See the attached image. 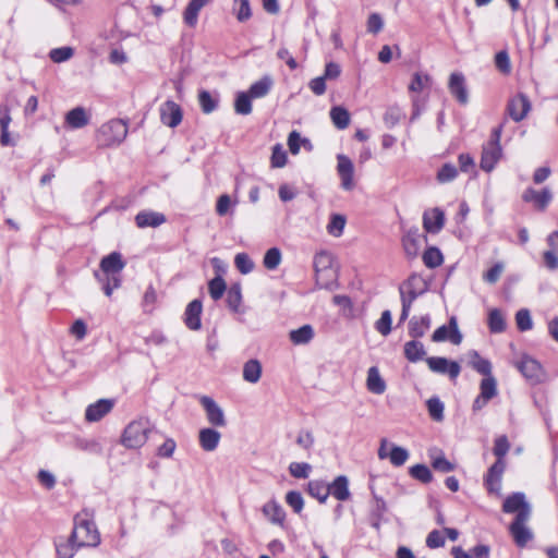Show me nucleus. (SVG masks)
Masks as SVG:
<instances>
[{
  "instance_id": "obj_1",
  "label": "nucleus",
  "mask_w": 558,
  "mask_h": 558,
  "mask_svg": "<svg viewBox=\"0 0 558 558\" xmlns=\"http://www.w3.org/2000/svg\"><path fill=\"white\" fill-rule=\"evenodd\" d=\"M125 267V260L120 252L113 251L101 257L99 269L94 271L96 280L107 296L121 286V271Z\"/></svg>"
},
{
  "instance_id": "obj_2",
  "label": "nucleus",
  "mask_w": 558,
  "mask_h": 558,
  "mask_svg": "<svg viewBox=\"0 0 558 558\" xmlns=\"http://www.w3.org/2000/svg\"><path fill=\"white\" fill-rule=\"evenodd\" d=\"M69 542L81 547H95L100 543V535L93 520L83 519L76 515L74 518V527Z\"/></svg>"
},
{
  "instance_id": "obj_3",
  "label": "nucleus",
  "mask_w": 558,
  "mask_h": 558,
  "mask_svg": "<svg viewBox=\"0 0 558 558\" xmlns=\"http://www.w3.org/2000/svg\"><path fill=\"white\" fill-rule=\"evenodd\" d=\"M504 124L493 129L490 140L483 146L481 157V169L490 172L502 157V147L500 145Z\"/></svg>"
},
{
  "instance_id": "obj_4",
  "label": "nucleus",
  "mask_w": 558,
  "mask_h": 558,
  "mask_svg": "<svg viewBox=\"0 0 558 558\" xmlns=\"http://www.w3.org/2000/svg\"><path fill=\"white\" fill-rule=\"evenodd\" d=\"M128 126L123 120L113 119L102 124L97 132V142L100 146L120 144L128 134Z\"/></svg>"
},
{
  "instance_id": "obj_5",
  "label": "nucleus",
  "mask_w": 558,
  "mask_h": 558,
  "mask_svg": "<svg viewBox=\"0 0 558 558\" xmlns=\"http://www.w3.org/2000/svg\"><path fill=\"white\" fill-rule=\"evenodd\" d=\"M199 403L203 407L207 422L215 427H225L227 425V418L222 408L208 396H202Z\"/></svg>"
},
{
  "instance_id": "obj_6",
  "label": "nucleus",
  "mask_w": 558,
  "mask_h": 558,
  "mask_svg": "<svg viewBox=\"0 0 558 558\" xmlns=\"http://www.w3.org/2000/svg\"><path fill=\"white\" fill-rule=\"evenodd\" d=\"M531 517H526V512L519 518H514L509 526L511 536L519 547H525L526 544L533 538V532L526 525Z\"/></svg>"
},
{
  "instance_id": "obj_7",
  "label": "nucleus",
  "mask_w": 558,
  "mask_h": 558,
  "mask_svg": "<svg viewBox=\"0 0 558 558\" xmlns=\"http://www.w3.org/2000/svg\"><path fill=\"white\" fill-rule=\"evenodd\" d=\"M116 399L113 398L98 399L96 402L88 404L85 409V421L88 423L99 422L112 411Z\"/></svg>"
},
{
  "instance_id": "obj_8",
  "label": "nucleus",
  "mask_w": 558,
  "mask_h": 558,
  "mask_svg": "<svg viewBox=\"0 0 558 558\" xmlns=\"http://www.w3.org/2000/svg\"><path fill=\"white\" fill-rule=\"evenodd\" d=\"M337 173L340 178V185L345 191H352L355 186L354 182V165L345 155L337 156Z\"/></svg>"
},
{
  "instance_id": "obj_9",
  "label": "nucleus",
  "mask_w": 558,
  "mask_h": 558,
  "mask_svg": "<svg viewBox=\"0 0 558 558\" xmlns=\"http://www.w3.org/2000/svg\"><path fill=\"white\" fill-rule=\"evenodd\" d=\"M426 363L432 372L438 374H448L451 379H456L461 372V367L457 362L449 361L446 357H427Z\"/></svg>"
},
{
  "instance_id": "obj_10",
  "label": "nucleus",
  "mask_w": 558,
  "mask_h": 558,
  "mask_svg": "<svg viewBox=\"0 0 558 558\" xmlns=\"http://www.w3.org/2000/svg\"><path fill=\"white\" fill-rule=\"evenodd\" d=\"M502 511L506 513H515V518L526 512L531 517V506L526 501L523 493H513L508 496L502 505Z\"/></svg>"
},
{
  "instance_id": "obj_11",
  "label": "nucleus",
  "mask_w": 558,
  "mask_h": 558,
  "mask_svg": "<svg viewBox=\"0 0 558 558\" xmlns=\"http://www.w3.org/2000/svg\"><path fill=\"white\" fill-rule=\"evenodd\" d=\"M531 110V102L524 94H518L512 97L507 106V112L515 121H522Z\"/></svg>"
},
{
  "instance_id": "obj_12",
  "label": "nucleus",
  "mask_w": 558,
  "mask_h": 558,
  "mask_svg": "<svg viewBox=\"0 0 558 558\" xmlns=\"http://www.w3.org/2000/svg\"><path fill=\"white\" fill-rule=\"evenodd\" d=\"M432 340L434 342L449 340L453 344H460L462 341V335L459 331L456 317L450 318L448 326L444 325L437 328L432 336Z\"/></svg>"
},
{
  "instance_id": "obj_13",
  "label": "nucleus",
  "mask_w": 558,
  "mask_h": 558,
  "mask_svg": "<svg viewBox=\"0 0 558 558\" xmlns=\"http://www.w3.org/2000/svg\"><path fill=\"white\" fill-rule=\"evenodd\" d=\"M506 469L504 460L497 459V461L489 468L485 477V485L490 494L500 493L501 477Z\"/></svg>"
},
{
  "instance_id": "obj_14",
  "label": "nucleus",
  "mask_w": 558,
  "mask_h": 558,
  "mask_svg": "<svg viewBox=\"0 0 558 558\" xmlns=\"http://www.w3.org/2000/svg\"><path fill=\"white\" fill-rule=\"evenodd\" d=\"M182 110L174 101L168 100L160 108L161 121L167 126H178L182 121Z\"/></svg>"
},
{
  "instance_id": "obj_15",
  "label": "nucleus",
  "mask_w": 558,
  "mask_h": 558,
  "mask_svg": "<svg viewBox=\"0 0 558 558\" xmlns=\"http://www.w3.org/2000/svg\"><path fill=\"white\" fill-rule=\"evenodd\" d=\"M448 88L451 95L454 96L460 104L465 105L468 102L469 96L465 86V78L462 73L454 72L450 75Z\"/></svg>"
},
{
  "instance_id": "obj_16",
  "label": "nucleus",
  "mask_w": 558,
  "mask_h": 558,
  "mask_svg": "<svg viewBox=\"0 0 558 558\" xmlns=\"http://www.w3.org/2000/svg\"><path fill=\"white\" fill-rule=\"evenodd\" d=\"M203 305L199 300L190 302L184 312V323L191 330H199L202 327L201 315Z\"/></svg>"
},
{
  "instance_id": "obj_17",
  "label": "nucleus",
  "mask_w": 558,
  "mask_h": 558,
  "mask_svg": "<svg viewBox=\"0 0 558 558\" xmlns=\"http://www.w3.org/2000/svg\"><path fill=\"white\" fill-rule=\"evenodd\" d=\"M445 223V214L439 208L426 210L423 215V227L429 233H438Z\"/></svg>"
},
{
  "instance_id": "obj_18",
  "label": "nucleus",
  "mask_w": 558,
  "mask_h": 558,
  "mask_svg": "<svg viewBox=\"0 0 558 558\" xmlns=\"http://www.w3.org/2000/svg\"><path fill=\"white\" fill-rule=\"evenodd\" d=\"M221 434L213 427H205L198 432V442L204 451H215L220 442Z\"/></svg>"
},
{
  "instance_id": "obj_19",
  "label": "nucleus",
  "mask_w": 558,
  "mask_h": 558,
  "mask_svg": "<svg viewBox=\"0 0 558 558\" xmlns=\"http://www.w3.org/2000/svg\"><path fill=\"white\" fill-rule=\"evenodd\" d=\"M262 512L264 517L267 518L272 524L283 526L286 520V512L281 505L276 500L267 501L263 506Z\"/></svg>"
},
{
  "instance_id": "obj_20",
  "label": "nucleus",
  "mask_w": 558,
  "mask_h": 558,
  "mask_svg": "<svg viewBox=\"0 0 558 558\" xmlns=\"http://www.w3.org/2000/svg\"><path fill=\"white\" fill-rule=\"evenodd\" d=\"M430 328L429 315L413 316L408 326L409 336L413 339L422 338Z\"/></svg>"
},
{
  "instance_id": "obj_21",
  "label": "nucleus",
  "mask_w": 558,
  "mask_h": 558,
  "mask_svg": "<svg viewBox=\"0 0 558 558\" xmlns=\"http://www.w3.org/2000/svg\"><path fill=\"white\" fill-rule=\"evenodd\" d=\"M121 444L129 449L140 448V423L136 421L131 422L123 430L121 436Z\"/></svg>"
},
{
  "instance_id": "obj_22",
  "label": "nucleus",
  "mask_w": 558,
  "mask_h": 558,
  "mask_svg": "<svg viewBox=\"0 0 558 558\" xmlns=\"http://www.w3.org/2000/svg\"><path fill=\"white\" fill-rule=\"evenodd\" d=\"M10 108L7 105L0 106V144L1 146H14L9 133L11 122Z\"/></svg>"
},
{
  "instance_id": "obj_23",
  "label": "nucleus",
  "mask_w": 558,
  "mask_h": 558,
  "mask_svg": "<svg viewBox=\"0 0 558 558\" xmlns=\"http://www.w3.org/2000/svg\"><path fill=\"white\" fill-rule=\"evenodd\" d=\"M329 495H332L336 499L340 501H345L350 498L351 494L349 490V481L347 476L339 475L333 482L328 485Z\"/></svg>"
},
{
  "instance_id": "obj_24",
  "label": "nucleus",
  "mask_w": 558,
  "mask_h": 558,
  "mask_svg": "<svg viewBox=\"0 0 558 558\" xmlns=\"http://www.w3.org/2000/svg\"><path fill=\"white\" fill-rule=\"evenodd\" d=\"M522 198L525 202H533L539 209H544L551 201L553 195L548 189H544L541 192L527 189L524 191Z\"/></svg>"
},
{
  "instance_id": "obj_25",
  "label": "nucleus",
  "mask_w": 558,
  "mask_h": 558,
  "mask_svg": "<svg viewBox=\"0 0 558 558\" xmlns=\"http://www.w3.org/2000/svg\"><path fill=\"white\" fill-rule=\"evenodd\" d=\"M428 289V284L425 279L417 275L412 274L399 287V292L412 291V293L424 294Z\"/></svg>"
},
{
  "instance_id": "obj_26",
  "label": "nucleus",
  "mask_w": 558,
  "mask_h": 558,
  "mask_svg": "<svg viewBox=\"0 0 558 558\" xmlns=\"http://www.w3.org/2000/svg\"><path fill=\"white\" fill-rule=\"evenodd\" d=\"M366 387L368 391L375 395H383L386 391V383L376 366H372L367 371Z\"/></svg>"
},
{
  "instance_id": "obj_27",
  "label": "nucleus",
  "mask_w": 558,
  "mask_h": 558,
  "mask_svg": "<svg viewBox=\"0 0 558 558\" xmlns=\"http://www.w3.org/2000/svg\"><path fill=\"white\" fill-rule=\"evenodd\" d=\"M518 367L527 379L536 381L539 380L542 375V367L536 360L529 356H524L520 361Z\"/></svg>"
},
{
  "instance_id": "obj_28",
  "label": "nucleus",
  "mask_w": 558,
  "mask_h": 558,
  "mask_svg": "<svg viewBox=\"0 0 558 558\" xmlns=\"http://www.w3.org/2000/svg\"><path fill=\"white\" fill-rule=\"evenodd\" d=\"M211 0H191L184 10L183 20L190 27H194L198 21L199 11Z\"/></svg>"
},
{
  "instance_id": "obj_29",
  "label": "nucleus",
  "mask_w": 558,
  "mask_h": 558,
  "mask_svg": "<svg viewBox=\"0 0 558 558\" xmlns=\"http://www.w3.org/2000/svg\"><path fill=\"white\" fill-rule=\"evenodd\" d=\"M429 458L432 460V466L439 472L448 473L454 470V464L448 461L444 452L438 448L429 450Z\"/></svg>"
},
{
  "instance_id": "obj_30",
  "label": "nucleus",
  "mask_w": 558,
  "mask_h": 558,
  "mask_svg": "<svg viewBox=\"0 0 558 558\" xmlns=\"http://www.w3.org/2000/svg\"><path fill=\"white\" fill-rule=\"evenodd\" d=\"M65 123L71 129H81L88 123V117L83 107H75L66 112Z\"/></svg>"
},
{
  "instance_id": "obj_31",
  "label": "nucleus",
  "mask_w": 558,
  "mask_h": 558,
  "mask_svg": "<svg viewBox=\"0 0 558 558\" xmlns=\"http://www.w3.org/2000/svg\"><path fill=\"white\" fill-rule=\"evenodd\" d=\"M272 85L274 80L271 76L265 75L257 82L253 83L246 93L252 98H263L270 92Z\"/></svg>"
},
{
  "instance_id": "obj_32",
  "label": "nucleus",
  "mask_w": 558,
  "mask_h": 558,
  "mask_svg": "<svg viewBox=\"0 0 558 558\" xmlns=\"http://www.w3.org/2000/svg\"><path fill=\"white\" fill-rule=\"evenodd\" d=\"M404 355L410 362L421 361L426 355L424 344L416 339L405 342Z\"/></svg>"
},
{
  "instance_id": "obj_33",
  "label": "nucleus",
  "mask_w": 558,
  "mask_h": 558,
  "mask_svg": "<svg viewBox=\"0 0 558 558\" xmlns=\"http://www.w3.org/2000/svg\"><path fill=\"white\" fill-rule=\"evenodd\" d=\"M290 341L293 344H307L314 338V329L311 325H304L289 333Z\"/></svg>"
},
{
  "instance_id": "obj_34",
  "label": "nucleus",
  "mask_w": 558,
  "mask_h": 558,
  "mask_svg": "<svg viewBox=\"0 0 558 558\" xmlns=\"http://www.w3.org/2000/svg\"><path fill=\"white\" fill-rule=\"evenodd\" d=\"M262 376V364L258 360H248L243 366V379L256 384Z\"/></svg>"
},
{
  "instance_id": "obj_35",
  "label": "nucleus",
  "mask_w": 558,
  "mask_h": 558,
  "mask_svg": "<svg viewBox=\"0 0 558 558\" xmlns=\"http://www.w3.org/2000/svg\"><path fill=\"white\" fill-rule=\"evenodd\" d=\"M470 356V364L476 372L484 375L485 377L493 376L492 364L488 360L481 357L476 351H472Z\"/></svg>"
},
{
  "instance_id": "obj_36",
  "label": "nucleus",
  "mask_w": 558,
  "mask_h": 558,
  "mask_svg": "<svg viewBox=\"0 0 558 558\" xmlns=\"http://www.w3.org/2000/svg\"><path fill=\"white\" fill-rule=\"evenodd\" d=\"M330 118L335 126L339 130H343L350 124V113L343 107H333L330 110Z\"/></svg>"
},
{
  "instance_id": "obj_37",
  "label": "nucleus",
  "mask_w": 558,
  "mask_h": 558,
  "mask_svg": "<svg viewBox=\"0 0 558 558\" xmlns=\"http://www.w3.org/2000/svg\"><path fill=\"white\" fill-rule=\"evenodd\" d=\"M488 327L494 333H500L506 329V320L500 310L494 308L488 315Z\"/></svg>"
},
{
  "instance_id": "obj_38",
  "label": "nucleus",
  "mask_w": 558,
  "mask_h": 558,
  "mask_svg": "<svg viewBox=\"0 0 558 558\" xmlns=\"http://www.w3.org/2000/svg\"><path fill=\"white\" fill-rule=\"evenodd\" d=\"M252 97L246 92H240L234 101V110L238 114L247 116L252 112Z\"/></svg>"
},
{
  "instance_id": "obj_39",
  "label": "nucleus",
  "mask_w": 558,
  "mask_h": 558,
  "mask_svg": "<svg viewBox=\"0 0 558 558\" xmlns=\"http://www.w3.org/2000/svg\"><path fill=\"white\" fill-rule=\"evenodd\" d=\"M308 494L324 504L329 496V489L323 482L312 481L308 483Z\"/></svg>"
},
{
  "instance_id": "obj_40",
  "label": "nucleus",
  "mask_w": 558,
  "mask_h": 558,
  "mask_svg": "<svg viewBox=\"0 0 558 558\" xmlns=\"http://www.w3.org/2000/svg\"><path fill=\"white\" fill-rule=\"evenodd\" d=\"M74 54V49L70 46L53 48L49 51V58L54 63H62L70 60Z\"/></svg>"
},
{
  "instance_id": "obj_41",
  "label": "nucleus",
  "mask_w": 558,
  "mask_h": 558,
  "mask_svg": "<svg viewBox=\"0 0 558 558\" xmlns=\"http://www.w3.org/2000/svg\"><path fill=\"white\" fill-rule=\"evenodd\" d=\"M409 458V452L407 449L391 445L388 459L390 460L391 464L395 466H401L403 465Z\"/></svg>"
},
{
  "instance_id": "obj_42",
  "label": "nucleus",
  "mask_w": 558,
  "mask_h": 558,
  "mask_svg": "<svg viewBox=\"0 0 558 558\" xmlns=\"http://www.w3.org/2000/svg\"><path fill=\"white\" fill-rule=\"evenodd\" d=\"M442 260V254L437 247H429L423 254V262L428 268L440 266Z\"/></svg>"
},
{
  "instance_id": "obj_43",
  "label": "nucleus",
  "mask_w": 558,
  "mask_h": 558,
  "mask_svg": "<svg viewBox=\"0 0 558 558\" xmlns=\"http://www.w3.org/2000/svg\"><path fill=\"white\" fill-rule=\"evenodd\" d=\"M281 258V251L278 247H271L265 253L263 264L268 270H274L280 265Z\"/></svg>"
},
{
  "instance_id": "obj_44",
  "label": "nucleus",
  "mask_w": 558,
  "mask_h": 558,
  "mask_svg": "<svg viewBox=\"0 0 558 558\" xmlns=\"http://www.w3.org/2000/svg\"><path fill=\"white\" fill-rule=\"evenodd\" d=\"M480 395L490 400L497 395V381L494 376H488L482 379L480 385Z\"/></svg>"
},
{
  "instance_id": "obj_45",
  "label": "nucleus",
  "mask_w": 558,
  "mask_h": 558,
  "mask_svg": "<svg viewBox=\"0 0 558 558\" xmlns=\"http://www.w3.org/2000/svg\"><path fill=\"white\" fill-rule=\"evenodd\" d=\"M198 101L204 113L213 112L218 105V99L213 97L207 90H202L198 94Z\"/></svg>"
},
{
  "instance_id": "obj_46",
  "label": "nucleus",
  "mask_w": 558,
  "mask_h": 558,
  "mask_svg": "<svg viewBox=\"0 0 558 558\" xmlns=\"http://www.w3.org/2000/svg\"><path fill=\"white\" fill-rule=\"evenodd\" d=\"M410 475L422 482V483H430L433 481V474L430 470L424 464H415L410 469Z\"/></svg>"
},
{
  "instance_id": "obj_47",
  "label": "nucleus",
  "mask_w": 558,
  "mask_h": 558,
  "mask_svg": "<svg viewBox=\"0 0 558 558\" xmlns=\"http://www.w3.org/2000/svg\"><path fill=\"white\" fill-rule=\"evenodd\" d=\"M345 217L342 215H332L327 226V231L333 236H340L345 226Z\"/></svg>"
},
{
  "instance_id": "obj_48",
  "label": "nucleus",
  "mask_w": 558,
  "mask_h": 558,
  "mask_svg": "<svg viewBox=\"0 0 558 558\" xmlns=\"http://www.w3.org/2000/svg\"><path fill=\"white\" fill-rule=\"evenodd\" d=\"M226 289V282L220 276L215 277L208 283L209 294L215 301L219 300L223 295Z\"/></svg>"
},
{
  "instance_id": "obj_49",
  "label": "nucleus",
  "mask_w": 558,
  "mask_h": 558,
  "mask_svg": "<svg viewBox=\"0 0 558 558\" xmlns=\"http://www.w3.org/2000/svg\"><path fill=\"white\" fill-rule=\"evenodd\" d=\"M242 301L241 287L239 284H233L227 292V303L228 306L236 312L240 307Z\"/></svg>"
},
{
  "instance_id": "obj_50",
  "label": "nucleus",
  "mask_w": 558,
  "mask_h": 558,
  "mask_svg": "<svg viewBox=\"0 0 558 558\" xmlns=\"http://www.w3.org/2000/svg\"><path fill=\"white\" fill-rule=\"evenodd\" d=\"M233 9L239 22H245L252 15L248 0H234Z\"/></svg>"
},
{
  "instance_id": "obj_51",
  "label": "nucleus",
  "mask_w": 558,
  "mask_h": 558,
  "mask_svg": "<svg viewBox=\"0 0 558 558\" xmlns=\"http://www.w3.org/2000/svg\"><path fill=\"white\" fill-rule=\"evenodd\" d=\"M427 409L434 421L440 422L444 420V403L438 398H430L427 401Z\"/></svg>"
},
{
  "instance_id": "obj_52",
  "label": "nucleus",
  "mask_w": 558,
  "mask_h": 558,
  "mask_svg": "<svg viewBox=\"0 0 558 558\" xmlns=\"http://www.w3.org/2000/svg\"><path fill=\"white\" fill-rule=\"evenodd\" d=\"M234 264L238 270L243 274H250L254 269V263L245 253H239L234 257Z\"/></svg>"
},
{
  "instance_id": "obj_53",
  "label": "nucleus",
  "mask_w": 558,
  "mask_h": 558,
  "mask_svg": "<svg viewBox=\"0 0 558 558\" xmlns=\"http://www.w3.org/2000/svg\"><path fill=\"white\" fill-rule=\"evenodd\" d=\"M515 323H517L519 330H521V331H527V330L532 329L533 322H532L530 311L526 308H522V310L518 311L515 314Z\"/></svg>"
},
{
  "instance_id": "obj_54",
  "label": "nucleus",
  "mask_w": 558,
  "mask_h": 558,
  "mask_svg": "<svg viewBox=\"0 0 558 558\" xmlns=\"http://www.w3.org/2000/svg\"><path fill=\"white\" fill-rule=\"evenodd\" d=\"M166 221V218L160 213L142 211V227H158Z\"/></svg>"
},
{
  "instance_id": "obj_55",
  "label": "nucleus",
  "mask_w": 558,
  "mask_h": 558,
  "mask_svg": "<svg viewBox=\"0 0 558 558\" xmlns=\"http://www.w3.org/2000/svg\"><path fill=\"white\" fill-rule=\"evenodd\" d=\"M391 313L390 311L386 310L381 313L380 318L376 322L375 328L380 335L388 336L391 331Z\"/></svg>"
},
{
  "instance_id": "obj_56",
  "label": "nucleus",
  "mask_w": 558,
  "mask_h": 558,
  "mask_svg": "<svg viewBox=\"0 0 558 558\" xmlns=\"http://www.w3.org/2000/svg\"><path fill=\"white\" fill-rule=\"evenodd\" d=\"M270 163L272 168H282L287 163V153L283 149L281 144H276L272 148V154L270 158Z\"/></svg>"
},
{
  "instance_id": "obj_57",
  "label": "nucleus",
  "mask_w": 558,
  "mask_h": 558,
  "mask_svg": "<svg viewBox=\"0 0 558 558\" xmlns=\"http://www.w3.org/2000/svg\"><path fill=\"white\" fill-rule=\"evenodd\" d=\"M312 466L306 462H292L289 466L290 474L295 478H307Z\"/></svg>"
},
{
  "instance_id": "obj_58",
  "label": "nucleus",
  "mask_w": 558,
  "mask_h": 558,
  "mask_svg": "<svg viewBox=\"0 0 558 558\" xmlns=\"http://www.w3.org/2000/svg\"><path fill=\"white\" fill-rule=\"evenodd\" d=\"M286 502L290 506L295 513H300L304 507V500L301 493L291 490L286 495Z\"/></svg>"
},
{
  "instance_id": "obj_59",
  "label": "nucleus",
  "mask_w": 558,
  "mask_h": 558,
  "mask_svg": "<svg viewBox=\"0 0 558 558\" xmlns=\"http://www.w3.org/2000/svg\"><path fill=\"white\" fill-rule=\"evenodd\" d=\"M495 65L504 74H509L511 72V62L506 50H501L496 53Z\"/></svg>"
},
{
  "instance_id": "obj_60",
  "label": "nucleus",
  "mask_w": 558,
  "mask_h": 558,
  "mask_svg": "<svg viewBox=\"0 0 558 558\" xmlns=\"http://www.w3.org/2000/svg\"><path fill=\"white\" fill-rule=\"evenodd\" d=\"M295 441L301 448L305 450H311L312 447L314 446L315 437L313 432L308 429H301L298 433Z\"/></svg>"
},
{
  "instance_id": "obj_61",
  "label": "nucleus",
  "mask_w": 558,
  "mask_h": 558,
  "mask_svg": "<svg viewBox=\"0 0 558 558\" xmlns=\"http://www.w3.org/2000/svg\"><path fill=\"white\" fill-rule=\"evenodd\" d=\"M367 32L371 34H378L384 28V20L378 13L369 14L366 23Z\"/></svg>"
},
{
  "instance_id": "obj_62",
  "label": "nucleus",
  "mask_w": 558,
  "mask_h": 558,
  "mask_svg": "<svg viewBox=\"0 0 558 558\" xmlns=\"http://www.w3.org/2000/svg\"><path fill=\"white\" fill-rule=\"evenodd\" d=\"M458 174V170L453 165L446 163L438 171L437 179L441 183L449 182L453 180Z\"/></svg>"
},
{
  "instance_id": "obj_63",
  "label": "nucleus",
  "mask_w": 558,
  "mask_h": 558,
  "mask_svg": "<svg viewBox=\"0 0 558 558\" xmlns=\"http://www.w3.org/2000/svg\"><path fill=\"white\" fill-rule=\"evenodd\" d=\"M428 82H429L428 75H422L420 73H415L413 75V78H412L410 85H409V90L412 93L422 92L426 87Z\"/></svg>"
},
{
  "instance_id": "obj_64",
  "label": "nucleus",
  "mask_w": 558,
  "mask_h": 558,
  "mask_svg": "<svg viewBox=\"0 0 558 558\" xmlns=\"http://www.w3.org/2000/svg\"><path fill=\"white\" fill-rule=\"evenodd\" d=\"M510 445L506 436H499L495 440L494 454L497 459L504 460V457L509 451Z\"/></svg>"
}]
</instances>
